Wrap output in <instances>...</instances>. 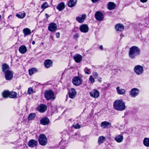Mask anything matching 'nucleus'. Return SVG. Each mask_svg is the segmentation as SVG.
Returning <instances> with one entry per match:
<instances>
[{
  "label": "nucleus",
  "mask_w": 149,
  "mask_h": 149,
  "mask_svg": "<svg viewBox=\"0 0 149 149\" xmlns=\"http://www.w3.org/2000/svg\"><path fill=\"white\" fill-rule=\"evenodd\" d=\"M77 2V0H70L68 3V6L70 7H72L75 6Z\"/></svg>",
  "instance_id": "nucleus-28"
},
{
  "label": "nucleus",
  "mask_w": 149,
  "mask_h": 149,
  "mask_svg": "<svg viewBox=\"0 0 149 149\" xmlns=\"http://www.w3.org/2000/svg\"><path fill=\"white\" fill-rule=\"evenodd\" d=\"M26 16V14L25 13H21V14L17 13L16 14V16L19 18L23 19Z\"/></svg>",
  "instance_id": "nucleus-37"
},
{
  "label": "nucleus",
  "mask_w": 149,
  "mask_h": 149,
  "mask_svg": "<svg viewBox=\"0 0 149 149\" xmlns=\"http://www.w3.org/2000/svg\"><path fill=\"white\" fill-rule=\"evenodd\" d=\"M148 0H140L141 2L144 3L146 2Z\"/></svg>",
  "instance_id": "nucleus-47"
},
{
  "label": "nucleus",
  "mask_w": 149,
  "mask_h": 149,
  "mask_svg": "<svg viewBox=\"0 0 149 149\" xmlns=\"http://www.w3.org/2000/svg\"><path fill=\"white\" fill-rule=\"evenodd\" d=\"M57 29V26L56 24L53 22H52L49 24L48 27V30L51 32L55 31Z\"/></svg>",
  "instance_id": "nucleus-13"
},
{
  "label": "nucleus",
  "mask_w": 149,
  "mask_h": 149,
  "mask_svg": "<svg viewBox=\"0 0 149 149\" xmlns=\"http://www.w3.org/2000/svg\"><path fill=\"white\" fill-rule=\"evenodd\" d=\"M73 38L74 39H77L79 37V34L78 33H75L73 36Z\"/></svg>",
  "instance_id": "nucleus-42"
},
{
  "label": "nucleus",
  "mask_w": 149,
  "mask_h": 149,
  "mask_svg": "<svg viewBox=\"0 0 149 149\" xmlns=\"http://www.w3.org/2000/svg\"><path fill=\"white\" fill-rule=\"evenodd\" d=\"M100 0H91V1H92L93 3H96L97 2H98V1H100Z\"/></svg>",
  "instance_id": "nucleus-46"
},
{
  "label": "nucleus",
  "mask_w": 149,
  "mask_h": 149,
  "mask_svg": "<svg viewBox=\"0 0 149 149\" xmlns=\"http://www.w3.org/2000/svg\"><path fill=\"white\" fill-rule=\"evenodd\" d=\"M115 28L117 31L121 32L124 30L125 26L121 23H118L115 25Z\"/></svg>",
  "instance_id": "nucleus-14"
},
{
  "label": "nucleus",
  "mask_w": 149,
  "mask_h": 149,
  "mask_svg": "<svg viewBox=\"0 0 149 149\" xmlns=\"http://www.w3.org/2000/svg\"><path fill=\"white\" fill-rule=\"evenodd\" d=\"M50 123V120L49 118L47 117L42 118L40 121V123L43 125H48Z\"/></svg>",
  "instance_id": "nucleus-17"
},
{
  "label": "nucleus",
  "mask_w": 149,
  "mask_h": 149,
  "mask_svg": "<svg viewBox=\"0 0 149 149\" xmlns=\"http://www.w3.org/2000/svg\"><path fill=\"white\" fill-rule=\"evenodd\" d=\"M93 75L95 78H97L98 74L96 72H94L93 73Z\"/></svg>",
  "instance_id": "nucleus-43"
},
{
  "label": "nucleus",
  "mask_w": 149,
  "mask_h": 149,
  "mask_svg": "<svg viewBox=\"0 0 149 149\" xmlns=\"http://www.w3.org/2000/svg\"><path fill=\"white\" fill-rule=\"evenodd\" d=\"M49 6V5L47 2H45L43 3L41 6V8L42 9L43 11L46 8H48Z\"/></svg>",
  "instance_id": "nucleus-35"
},
{
  "label": "nucleus",
  "mask_w": 149,
  "mask_h": 149,
  "mask_svg": "<svg viewBox=\"0 0 149 149\" xmlns=\"http://www.w3.org/2000/svg\"><path fill=\"white\" fill-rule=\"evenodd\" d=\"M90 96L95 98H98L99 96V92L96 89H94L90 93Z\"/></svg>",
  "instance_id": "nucleus-16"
},
{
  "label": "nucleus",
  "mask_w": 149,
  "mask_h": 149,
  "mask_svg": "<svg viewBox=\"0 0 149 149\" xmlns=\"http://www.w3.org/2000/svg\"><path fill=\"white\" fill-rule=\"evenodd\" d=\"M33 90L32 88L29 87L28 88L27 91V93L28 94H31V93L33 92Z\"/></svg>",
  "instance_id": "nucleus-41"
},
{
  "label": "nucleus",
  "mask_w": 149,
  "mask_h": 149,
  "mask_svg": "<svg viewBox=\"0 0 149 149\" xmlns=\"http://www.w3.org/2000/svg\"><path fill=\"white\" fill-rule=\"evenodd\" d=\"M86 18V15L85 14H83L81 17H76L77 21L79 23H83L85 21Z\"/></svg>",
  "instance_id": "nucleus-22"
},
{
  "label": "nucleus",
  "mask_w": 149,
  "mask_h": 149,
  "mask_svg": "<svg viewBox=\"0 0 149 149\" xmlns=\"http://www.w3.org/2000/svg\"><path fill=\"white\" fill-rule=\"evenodd\" d=\"M79 30L80 31L83 33H87L89 31V28L88 25L86 24H83L79 26Z\"/></svg>",
  "instance_id": "nucleus-12"
},
{
  "label": "nucleus",
  "mask_w": 149,
  "mask_h": 149,
  "mask_svg": "<svg viewBox=\"0 0 149 149\" xmlns=\"http://www.w3.org/2000/svg\"><path fill=\"white\" fill-rule=\"evenodd\" d=\"M47 107L45 104H41L37 107V110L40 113H43L47 110Z\"/></svg>",
  "instance_id": "nucleus-11"
},
{
  "label": "nucleus",
  "mask_w": 149,
  "mask_h": 149,
  "mask_svg": "<svg viewBox=\"0 0 149 149\" xmlns=\"http://www.w3.org/2000/svg\"><path fill=\"white\" fill-rule=\"evenodd\" d=\"M17 97V93L15 91H13L9 92V98L12 99H15Z\"/></svg>",
  "instance_id": "nucleus-25"
},
{
  "label": "nucleus",
  "mask_w": 149,
  "mask_h": 149,
  "mask_svg": "<svg viewBox=\"0 0 149 149\" xmlns=\"http://www.w3.org/2000/svg\"><path fill=\"white\" fill-rule=\"evenodd\" d=\"M9 90H4L2 93L1 95L2 97L4 98H8L9 97Z\"/></svg>",
  "instance_id": "nucleus-27"
},
{
  "label": "nucleus",
  "mask_w": 149,
  "mask_h": 149,
  "mask_svg": "<svg viewBox=\"0 0 149 149\" xmlns=\"http://www.w3.org/2000/svg\"><path fill=\"white\" fill-rule=\"evenodd\" d=\"M72 126L75 129H79L81 127V126L79 124L77 123L75 125H72Z\"/></svg>",
  "instance_id": "nucleus-39"
},
{
  "label": "nucleus",
  "mask_w": 149,
  "mask_h": 149,
  "mask_svg": "<svg viewBox=\"0 0 149 149\" xmlns=\"http://www.w3.org/2000/svg\"><path fill=\"white\" fill-rule=\"evenodd\" d=\"M38 142L35 140L31 139L29 140L28 142V145L29 147L31 148H33L36 146L38 145Z\"/></svg>",
  "instance_id": "nucleus-18"
},
{
  "label": "nucleus",
  "mask_w": 149,
  "mask_h": 149,
  "mask_svg": "<svg viewBox=\"0 0 149 149\" xmlns=\"http://www.w3.org/2000/svg\"><path fill=\"white\" fill-rule=\"evenodd\" d=\"M90 82L92 83H94L95 81V79L92 75H90L89 78Z\"/></svg>",
  "instance_id": "nucleus-40"
},
{
  "label": "nucleus",
  "mask_w": 149,
  "mask_h": 149,
  "mask_svg": "<svg viewBox=\"0 0 149 149\" xmlns=\"http://www.w3.org/2000/svg\"><path fill=\"white\" fill-rule=\"evenodd\" d=\"M68 94L69 97L73 99L76 97L77 95V92L74 88H71L70 89H68Z\"/></svg>",
  "instance_id": "nucleus-10"
},
{
  "label": "nucleus",
  "mask_w": 149,
  "mask_h": 149,
  "mask_svg": "<svg viewBox=\"0 0 149 149\" xmlns=\"http://www.w3.org/2000/svg\"><path fill=\"white\" fill-rule=\"evenodd\" d=\"M56 36L57 38H58L60 36V33L59 32H57L56 33Z\"/></svg>",
  "instance_id": "nucleus-44"
},
{
  "label": "nucleus",
  "mask_w": 149,
  "mask_h": 149,
  "mask_svg": "<svg viewBox=\"0 0 149 149\" xmlns=\"http://www.w3.org/2000/svg\"><path fill=\"white\" fill-rule=\"evenodd\" d=\"M38 141L40 145L45 146L47 144L48 139L45 134H40L38 138Z\"/></svg>",
  "instance_id": "nucleus-4"
},
{
  "label": "nucleus",
  "mask_w": 149,
  "mask_h": 149,
  "mask_svg": "<svg viewBox=\"0 0 149 149\" xmlns=\"http://www.w3.org/2000/svg\"><path fill=\"white\" fill-rule=\"evenodd\" d=\"M99 49L101 50H103V46L102 45H100L99 47Z\"/></svg>",
  "instance_id": "nucleus-48"
},
{
  "label": "nucleus",
  "mask_w": 149,
  "mask_h": 149,
  "mask_svg": "<svg viewBox=\"0 0 149 149\" xmlns=\"http://www.w3.org/2000/svg\"><path fill=\"white\" fill-rule=\"evenodd\" d=\"M123 136L121 134L116 136L114 138L115 140L118 143L121 142L123 141Z\"/></svg>",
  "instance_id": "nucleus-29"
},
{
  "label": "nucleus",
  "mask_w": 149,
  "mask_h": 149,
  "mask_svg": "<svg viewBox=\"0 0 149 149\" xmlns=\"http://www.w3.org/2000/svg\"><path fill=\"white\" fill-rule=\"evenodd\" d=\"M134 72L138 75H140L143 74V67L140 65L135 66L134 68Z\"/></svg>",
  "instance_id": "nucleus-8"
},
{
  "label": "nucleus",
  "mask_w": 149,
  "mask_h": 149,
  "mask_svg": "<svg viewBox=\"0 0 149 149\" xmlns=\"http://www.w3.org/2000/svg\"><path fill=\"white\" fill-rule=\"evenodd\" d=\"M19 51L21 54H24L26 53L27 51L26 47L24 45L20 46L19 48Z\"/></svg>",
  "instance_id": "nucleus-23"
},
{
  "label": "nucleus",
  "mask_w": 149,
  "mask_h": 149,
  "mask_svg": "<svg viewBox=\"0 0 149 149\" xmlns=\"http://www.w3.org/2000/svg\"><path fill=\"white\" fill-rule=\"evenodd\" d=\"M82 81L80 76L74 77L72 79V83L75 86H79L82 84Z\"/></svg>",
  "instance_id": "nucleus-5"
},
{
  "label": "nucleus",
  "mask_w": 149,
  "mask_h": 149,
  "mask_svg": "<svg viewBox=\"0 0 149 149\" xmlns=\"http://www.w3.org/2000/svg\"><path fill=\"white\" fill-rule=\"evenodd\" d=\"M98 81L99 82L101 83L102 81V78L101 77H99L98 78Z\"/></svg>",
  "instance_id": "nucleus-45"
},
{
  "label": "nucleus",
  "mask_w": 149,
  "mask_h": 149,
  "mask_svg": "<svg viewBox=\"0 0 149 149\" xmlns=\"http://www.w3.org/2000/svg\"><path fill=\"white\" fill-rule=\"evenodd\" d=\"M23 32L25 36H28L31 33V30L28 28H25L23 30Z\"/></svg>",
  "instance_id": "nucleus-32"
},
{
  "label": "nucleus",
  "mask_w": 149,
  "mask_h": 149,
  "mask_svg": "<svg viewBox=\"0 0 149 149\" xmlns=\"http://www.w3.org/2000/svg\"><path fill=\"white\" fill-rule=\"evenodd\" d=\"M141 53L140 49L138 47L134 46L130 48L129 51V56L131 59H134Z\"/></svg>",
  "instance_id": "nucleus-1"
},
{
  "label": "nucleus",
  "mask_w": 149,
  "mask_h": 149,
  "mask_svg": "<svg viewBox=\"0 0 149 149\" xmlns=\"http://www.w3.org/2000/svg\"><path fill=\"white\" fill-rule=\"evenodd\" d=\"M1 16L0 15V20L1 19Z\"/></svg>",
  "instance_id": "nucleus-51"
},
{
  "label": "nucleus",
  "mask_w": 149,
  "mask_h": 149,
  "mask_svg": "<svg viewBox=\"0 0 149 149\" xmlns=\"http://www.w3.org/2000/svg\"><path fill=\"white\" fill-rule=\"evenodd\" d=\"M38 71V70L36 68H31L29 70V74L31 76Z\"/></svg>",
  "instance_id": "nucleus-30"
},
{
  "label": "nucleus",
  "mask_w": 149,
  "mask_h": 149,
  "mask_svg": "<svg viewBox=\"0 0 149 149\" xmlns=\"http://www.w3.org/2000/svg\"><path fill=\"white\" fill-rule=\"evenodd\" d=\"M45 67L46 68H49L53 65V61L49 59L45 60L44 62Z\"/></svg>",
  "instance_id": "nucleus-15"
},
{
  "label": "nucleus",
  "mask_w": 149,
  "mask_h": 149,
  "mask_svg": "<svg viewBox=\"0 0 149 149\" xmlns=\"http://www.w3.org/2000/svg\"><path fill=\"white\" fill-rule=\"evenodd\" d=\"M113 107L115 109L118 111H123L126 108L124 102L122 99L116 100L113 103Z\"/></svg>",
  "instance_id": "nucleus-2"
},
{
  "label": "nucleus",
  "mask_w": 149,
  "mask_h": 149,
  "mask_svg": "<svg viewBox=\"0 0 149 149\" xmlns=\"http://www.w3.org/2000/svg\"><path fill=\"white\" fill-rule=\"evenodd\" d=\"M101 126L104 128H109L111 127V124L108 122L104 121L101 123Z\"/></svg>",
  "instance_id": "nucleus-19"
},
{
  "label": "nucleus",
  "mask_w": 149,
  "mask_h": 149,
  "mask_svg": "<svg viewBox=\"0 0 149 149\" xmlns=\"http://www.w3.org/2000/svg\"><path fill=\"white\" fill-rule=\"evenodd\" d=\"M139 90L136 88H132L130 92V94L131 97H135L138 95L139 93Z\"/></svg>",
  "instance_id": "nucleus-9"
},
{
  "label": "nucleus",
  "mask_w": 149,
  "mask_h": 149,
  "mask_svg": "<svg viewBox=\"0 0 149 149\" xmlns=\"http://www.w3.org/2000/svg\"><path fill=\"white\" fill-rule=\"evenodd\" d=\"M45 15L46 16V18H48L49 17V15L47 13H45Z\"/></svg>",
  "instance_id": "nucleus-49"
},
{
  "label": "nucleus",
  "mask_w": 149,
  "mask_h": 149,
  "mask_svg": "<svg viewBox=\"0 0 149 149\" xmlns=\"http://www.w3.org/2000/svg\"><path fill=\"white\" fill-rule=\"evenodd\" d=\"M4 73L5 77L6 80L9 81L11 80L13 78V73L11 71L8 70Z\"/></svg>",
  "instance_id": "nucleus-7"
},
{
  "label": "nucleus",
  "mask_w": 149,
  "mask_h": 149,
  "mask_svg": "<svg viewBox=\"0 0 149 149\" xmlns=\"http://www.w3.org/2000/svg\"><path fill=\"white\" fill-rule=\"evenodd\" d=\"M105 138L103 136H100L99 137L98 139V143L99 144L103 143L104 141L105 140Z\"/></svg>",
  "instance_id": "nucleus-36"
},
{
  "label": "nucleus",
  "mask_w": 149,
  "mask_h": 149,
  "mask_svg": "<svg viewBox=\"0 0 149 149\" xmlns=\"http://www.w3.org/2000/svg\"><path fill=\"white\" fill-rule=\"evenodd\" d=\"M143 144L146 147H149V138H145L143 141Z\"/></svg>",
  "instance_id": "nucleus-34"
},
{
  "label": "nucleus",
  "mask_w": 149,
  "mask_h": 149,
  "mask_svg": "<svg viewBox=\"0 0 149 149\" xmlns=\"http://www.w3.org/2000/svg\"><path fill=\"white\" fill-rule=\"evenodd\" d=\"M36 116L35 113H31L29 114L28 118L29 120H33Z\"/></svg>",
  "instance_id": "nucleus-33"
},
{
  "label": "nucleus",
  "mask_w": 149,
  "mask_h": 149,
  "mask_svg": "<svg viewBox=\"0 0 149 149\" xmlns=\"http://www.w3.org/2000/svg\"><path fill=\"white\" fill-rule=\"evenodd\" d=\"M1 68L2 71L3 72H5L8 70H10V67L9 65L6 63L3 64L1 66Z\"/></svg>",
  "instance_id": "nucleus-24"
},
{
  "label": "nucleus",
  "mask_w": 149,
  "mask_h": 149,
  "mask_svg": "<svg viewBox=\"0 0 149 149\" xmlns=\"http://www.w3.org/2000/svg\"><path fill=\"white\" fill-rule=\"evenodd\" d=\"M84 71L85 73L87 74H90V70L87 67H86L84 70Z\"/></svg>",
  "instance_id": "nucleus-38"
},
{
  "label": "nucleus",
  "mask_w": 149,
  "mask_h": 149,
  "mask_svg": "<svg viewBox=\"0 0 149 149\" xmlns=\"http://www.w3.org/2000/svg\"><path fill=\"white\" fill-rule=\"evenodd\" d=\"M35 44V42L34 41H33L32 42V44L33 45H34Z\"/></svg>",
  "instance_id": "nucleus-50"
},
{
  "label": "nucleus",
  "mask_w": 149,
  "mask_h": 149,
  "mask_svg": "<svg viewBox=\"0 0 149 149\" xmlns=\"http://www.w3.org/2000/svg\"><path fill=\"white\" fill-rule=\"evenodd\" d=\"M44 96L45 98L47 101L50 100H54L56 98L54 91L51 89L45 90L44 92Z\"/></svg>",
  "instance_id": "nucleus-3"
},
{
  "label": "nucleus",
  "mask_w": 149,
  "mask_h": 149,
  "mask_svg": "<svg viewBox=\"0 0 149 149\" xmlns=\"http://www.w3.org/2000/svg\"><path fill=\"white\" fill-rule=\"evenodd\" d=\"M82 56L79 54H77L74 55L73 58L75 61L77 63L80 62L82 60Z\"/></svg>",
  "instance_id": "nucleus-21"
},
{
  "label": "nucleus",
  "mask_w": 149,
  "mask_h": 149,
  "mask_svg": "<svg viewBox=\"0 0 149 149\" xmlns=\"http://www.w3.org/2000/svg\"><path fill=\"white\" fill-rule=\"evenodd\" d=\"M116 7V5L113 2H110L107 4V8L109 10H113Z\"/></svg>",
  "instance_id": "nucleus-20"
},
{
  "label": "nucleus",
  "mask_w": 149,
  "mask_h": 149,
  "mask_svg": "<svg viewBox=\"0 0 149 149\" xmlns=\"http://www.w3.org/2000/svg\"><path fill=\"white\" fill-rule=\"evenodd\" d=\"M95 17L97 21H101L103 20L104 16L102 13L98 11H97L95 13Z\"/></svg>",
  "instance_id": "nucleus-6"
},
{
  "label": "nucleus",
  "mask_w": 149,
  "mask_h": 149,
  "mask_svg": "<svg viewBox=\"0 0 149 149\" xmlns=\"http://www.w3.org/2000/svg\"><path fill=\"white\" fill-rule=\"evenodd\" d=\"M116 91L118 94L120 95H123L126 92V91L124 89H120L119 86L116 88Z\"/></svg>",
  "instance_id": "nucleus-31"
},
{
  "label": "nucleus",
  "mask_w": 149,
  "mask_h": 149,
  "mask_svg": "<svg viewBox=\"0 0 149 149\" xmlns=\"http://www.w3.org/2000/svg\"><path fill=\"white\" fill-rule=\"evenodd\" d=\"M65 3L63 2H61L58 4L56 7V8L59 11L63 10L65 8Z\"/></svg>",
  "instance_id": "nucleus-26"
}]
</instances>
